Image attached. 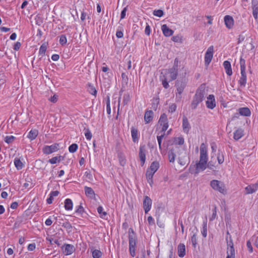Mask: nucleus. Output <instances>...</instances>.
Segmentation results:
<instances>
[{"label": "nucleus", "mask_w": 258, "mask_h": 258, "mask_svg": "<svg viewBox=\"0 0 258 258\" xmlns=\"http://www.w3.org/2000/svg\"><path fill=\"white\" fill-rule=\"evenodd\" d=\"M206 95V85L205 84H202L197 89L193 96L190 104V107L192 110L196 109L198 105L204 100Z\"/></svg>", "instance_id": "nucleus-1"}, {"label": "nucleus", "mask_w": 258, "mask_h": 258, "mask_svg": "<svg viewBox=\"0 0 258 258\" xmlns=\"http://www.w3.org/2000/svg\"><path fill=\"white\" fill-rule=\"evenodd\" d=\"M128 239L130 254L132 257H135L136 255L138 237L137 233L133 228L128 229Z\"/></svg>", "instance_id": "nucleus-2"}, {"label": "nucleus", "mask_w": 258, "mask_h": 258, "mask_svg": "<svg viewBox=\"0 0 258 258\" xmlns=\"http://www.w3.org/2000/svg\"><path fill=\"white\" fill-rule=\"evenodd\" d=\"M240 73L241 77L238 80V83L241 87H245L246 84L247 77L245 72L246 66L245 60L242 56L240 58Z\"/></svg>", "instance_id": "nucleus-3"}, {"label": "nucleus", "mask_w": 258, "mask_h": 258, "mask_svg": "<svg viewBox=\"0 0 258 258\" xmlns=\"http://www.w3.org/2000/svg\"><path fill=\"white\" fill-rule=\"evenodd\" d=\"M207 163L204 161H199V162L197 163L195 165H190L189 168V172L191 173H194L195 174H198L201 171H204L207 168Z\"/></svg>", "instance_id": "nucleus-4"}, {"label": "nucleus", "mask_w": 258, "mask_h": 258, "mask_svg": "<svg viewBox=\"0 0 258 258\" xmlns=\"http://www.w3.org/2000/svg\"><path fill=\"white\" fill-rule=\"evenodd\" d=\"M210 186L214 190L218 191L221 194L226 193L225 184L221 181L216 179L212 180L210 181Z\"/></svg>", "instance_id": "nucleus-5"}, {"label": "nucleus", "mask_w": 258, "mask_h": 258, "mask_svg": "<svg viewBox=\"0 0 258 258\" xmlns=\"http://www.w3.org/2000/svg\"><path fill=\"white\" fill-rule=\"evenodd\" d=\"M186 86L185 82L180 81H177L175 83V87L176 88V101L179 102L181 99V94L184 91Z\"/></svg>", "instance_id": "nucleus-6"}, {"label": "nucleus", "mask_w": 258, "mask_h": 258, "mask_svg": "<svg viewBox=\"0 0 258 258\" xmlns=\"http://www.w3.org/2000/svg\"><path fill=\"white\" fill-rule=\"evenodd\" d=\"M59 149V144L54 143L50 146L44 145L42 149V151L45 155H49L51 153L57 152Z\"/></svg>", "instance_id": "nucleus-7"}, {"label": "nucleus", "mask_w": 258, "mask_h": 258, "mask_svg": "<svg viewBox=\"0 0 258 258\" xmlns=\"http://www.w3.org/2000/svg\"><path fill=\"white\" fill-rule=\"evenodd\" d=\"M158 124L162 126L161 133H165L169 127L167 115L165 113L161 114L158 120Z\"/></svg>", "instance_id": "nucleus-8"}, {"label": "nucleus", "mask_w": 258, "mask_h": 258, "mask_svg": "<svg viewBox=\"0 0 258 258\" xmlns=\"http://www.w3.org/2000/svg\"><path fill=\"white\" fill-rule=\"evenodd\" d=\"M214 46H210L207 50L205 54V64L206 66H208L210 63L213 56Z\"/></svg>", "instance_id": "nucleus-9"}, {"label": "nucleus", "mask_w": 258, "mask_h": 258, "mask_svg": "<svg viewBox=\"0 0 258 258\" xmlns=\"http://www.w3.org/2000/svg\"><path fill=\"white\" fill-rule=\"evenodd\" d=\"M200 161H205L207 163L208 162L207 150L204 143H202L200 147Z\"/></svg>", "instance_id": "nucleus-10"}, {"label": "nucleus", "mask_w": 258, "mask_h": 258, "mask_svg": "<svg viewBox=\"0 0 258 258\" xmlns=\"http://www.w3.org/2000/svg\"><path fill=\"white\" fill-rule=\"evenodd\" d=\"M146 150L144 145L140 146L139 148V156L141 161V166H143L146 161Z\"/></svg>", "instance_id": "nucleus-11"}, {"label": "nucleus", "mask_w": 258, "mask_h": 258, "mask_svg": "<svg viewBox=\"0 0 258 258\" xmlns=\"http://www.w3.org/2000/svg\"><path fill=\"white\" fill-rule=\"evenodd\" d=\"M152 202L150 198L145 196L143 201V208L145 214H147L150 210L152 206Z\"/></svg>", "instance_id": "nucleus-12"}, {"label": "nucleus", "mask_w": 258, "mask_h": 258, "mask_svg": "<svg viewBox=\"0 0 258 258\" xmlns=\"http://www.w3.org/2000/svg\"><path fill=\"white\" fill-rule=\"evenodd\" d=\"M208 100L206 101V104L207 107L213 109L216 106V102L215 96L213 94L209 95L207 97Z\"/></svg>", "instance_id": "nucleus-13"}, {"label": "nucleus", "mask_w": 258, "mask_h": 258, "mask_svg": "<svg viewBox=\"0 0 258 258\" xmlns=\"http://www.w3.org/2000/svg\"><path fill=\"white\" fill-rule=\"evenodd\" d=\"M225 25L229 29L233 28L234 26V19L233 17L229 15H226L224 18Z\"/></svg>", "instance_id": "nucleus-14"}, {"label": "nucleus", "mask_w": 258, "mask_h": 258, "mask_svg": "<svg viewBox=\"0 0 258 258\" xmlns=\"http://www.w3.org/2000/svg\"><path fill=\"white\" fill-rule=\"evenodd\" d=\"M154 117V112L151 110H147L145 112L144 120L146 124L149 123L152 121Z\"/></svg>", "instance_id": "nucleus-15"}, {"label": "nucleus", "mask_w": 258, "mask_h": 258, "mask_svg": "<svg viewBox=\"0 0 258 258\" xmlns=\"http://www.w3.org/2000/svg\"><path fill=\"white\" fill-rule=\"evenodd\" d=\"M182 128L183 132L187 134L190 130V125L186 117L183 116L182 118Z\"/></svg>", "instance_id": "nucleus-16"}, {"label": "nucleus", "mask_w": 258, "mask_h": 258, "mask_svg": "<svg viewBox=\"0 0 258 258\" xmlns=\"http://www.w3.org/2000/svg\"><path fill=\"white\" fill-rule=\"evenodd\" d=\"M155 172L150 171L149 169H147L146 172V177L148 182L151 186H152L153 184V176Z\"/></svg>", "instance_id": "nucleus-17"}, {"label": "nucleus", "mask_w": 258, "mask_h": 258, "mask_svg": "<svg viewBox=\"0 0 258 258\" xmlns=\"http://www.w3.org/2000/svg\"><path fill=\"white\" fill-rule=\"evenodd\" d=\"M161 30L163 34L166 37H169L173 34L174 31L169 28L166 24H164L161 26Z\"/></svg>", "instance_id": "nucleus-18"}, {"label": "nucleus", "mask_w": 258, "mask_h": 258, "mask_svg": "<svg viewBox=\"0 0 258 258\" xmlns=\"http://www.w3.org/2000/svg\"><path fill=\"white\" fill-rule=\"evenodd\" d=\"M223 66L226 74L229 76H231L232 75V70L230 62L228 60L224 61Z\"/></svg>", "instance_id": "nucleus-19"}, {"label": "nucleus", "mask_w": 258, "mask_h": 258, "mask_svg": "<svg viewBox=\"0 0 258 258\" xmlns=\"http://www.w3.org/2000/svg\"><path fill=\"white\" fill-rule=\"evenodd\" d=\"M84 191L87 197L90 199H94L95 198V192L91 187L86 186L84 187Z\"/></svg>", "instance_id": "nucleus-20"}, {"label": "nucleus", "mask_w": 258, "mask_h": 258, "mask_svg": "<svg viewBox=\"0 0 258 258\" xmlns=\"http://www.w3.org/2000/svg\"><path fill=\"white\" fill-rule=\"evenodd\" d=\"M64 246V253L66 255L72 254L75 250L74 246L70 244H66L63 245Z\"/></svg>", "instance_id": "nucleus-21"}, {"label": "nucleus", "mask_w": 258, "mask_h": 258, "mask_svg": "<svg viewBox=\"0 0 258 258\" xmlns=\"http://www.w3.org/2000/svg\"><path fill=\"white\" fill-rule=\"evenodd\" d=\"M131 136L133 141L134 143H137L139 141V137L138 136V130L134 126L131 127Z\"/></svg>", "instance_id": "nucleus-22"}, {"label": "nucleus", "mask_w": 258, "mask_h": 258, "mask_svg": "<svg viewBox=\"0 0 258 258\" xmlns=\"http://www.w3.org/2000/svg\"><path fill=\"white\" fill-rule=\"evenodd\" d=\"M177 253L180 257H183L185 255V246L183 243H179L178 245Z\"/></svg>", "instance_id": "nucleus-23"}, {"label": "nucleus", "mask_w": 258, "mask_h": 258, "mask_svg": "<svg viewBox=\"0 0 258 258\" xmlns=\"http://www.w3.org/2000/svg\"><path fill=\"white\" fill-rule=\"evenodd\" d=\"M240 115L243 116H250L251 111L248 107H241L238 109Z\"/></svg>", "instance_id": "nucleus-24"}, {"label": "nucleus", "mask_w": 258, "mask_h": 258, "mask_svg": "<svg viewBox=\"0 0 258 258\" xmlns=\"http://www.w3.org/2000/svg\"><path fill=\"white\" fill-rule=\"evenodd\" d=\"M38 135V131L36 129H32L28 134L27 137L30 141L35 140Z\"/></svg>", "instance_id": "nucleus-25"}, {"label": "nucleus", "mask_w": 258, "mask_h": 258, "mask_svg": "<svg viewBox=\"0 0 258 258\" xmlns=\"http://www.w3.org/2000/svg\"><path fill=\"white\" fill-rule=\"evenodd\" d=\"M233 138L235 140H238L241 138L243 135V130L242 128H238L233 133Z\"/></svg>", "instance_id": "nucleus-26"}, {"label": "nucleus", "mask_w": 258, "mask_h": 258, "mask_svg": "<svg viewBox=\"0 0 258 258\" xmlns=\"http://www.w3.org/2000/svg\"><path fill=\"white\" fill-rule=\"evenodd\" d=\"M167 75H169V81H172L175 80L176 79L178 73L175 71H173L169 69L167 71ZM165 75L167 76V74Z\"/></svg>", "instance_id": "nucleus-27"}, {"label": "nucleus", "mask_w": 258, "mask_h": 258, "mask_svg": "<svg viewBox=\"0 0 258 258\" xmlns=\"http://www.w3.org/2000/svg\"><path fill=\"white\" fill-rule=\"evenodd\" d=\"M64 209L67 211L72 210L73 207V203L71 199H67L64 201Z\"/></svg>", "instance_id": "nucleus-28"}, {"label": "nucleus", "mask_w": 258, "mask_h": 258, "mask_svg": "<svg viewBox=\"0 0 258 258\" xmlns=\"http://www.w3.org/2000/svg\"><path fill=\"white\" fill-rule=\"evenodd\" d=\"M160 167V164L159 162L158 161H153L151 163L150 167L148 168L147 169L150 170V171L156 172Z\"/></svg>", "instance_id": "nucleus-29"}, {"label": "nucleus", "mask_w": 258, "mask_h": 258, "mask_svg": "<svg viewBox=\"0 0 258 258\" xmlns=\"http://www.w3.org/2000/svg\"><path fill=\"white\" fill-rule=\"evenodd\" d=\"M161 80L162 81V84L163 86L165 88L167 89L169 87V85L168 84L169 79H168V77L166 75H163L162 77H160Z\"/></svg>", "instance_id": "nucleus-30"}, {"label": "nucleus", "mask_w": 258, "mask_h": 258, "mask_svg": "<svg viewBox=\"0 0 258 258\" xmlns=\"http://www.w3.org/2000/svg\"><path fill=\"white\" fill-rule=\"evenodd\" d=\"M88 91L90 94L96 97L97 91L95 88L91 83L88 84Z\"/></svg>", "instance_id": "nucleus-31"}, {"label": "nucleus", "mask_w": 258, "mask_h": 258, "mask_svg": "<svg viewBox=\"0 0 258 258\" xmlns=\"http://www.w3.org/2000/svg\"><path fill=\"white\" fill-rule=\"evenodd\" d=\"M14 165L17 170H21L24 167V165L19 158H16L14 161Z\"/></svg>", "instance_id": "nucleus-32"}, {"label": "nucleus", "mask_w": 258, "mask_h": 258, "mask_svg": "<svg viewBox=\"0 0 258 258\" xmlns=\"http://www.w3.org/2000/svg\"><path fill=\"white\" fill-rule=\"evenodd\" d=\"M226 258H235V249L234 247L227 248Z\"/></svg>", "instance_id": "nucleus-33"}, {"label": "nucleus", "mask_w": 258, "mask_h": 258, "mask_svg": "<svg viewBox=\"0 0 258 258\" xmlns=\"http://www.w3.org/2000/svg\"><path fill=\"white\" fill-rule=\"evenodd\" d=\"M202 236L206 238L207 235V219L203 221V228L201 231Z\"/></svg>", "instance_id": "nucleus-34"}, {"label": "nucleus", "mask_w": 258, "mask_h": 258, "mask_svg": "<svg viewBox=\"0 0 258 258\" xmlns=\"http://www.w3.org/2000/svg\"><path fill=\"white\" fill-rule=\"evenodd\" d=\"M98 213L100 215V218L103 219H106V217L107 214L106 212L103 211V208L101 206H99L97 209Z\"/></svg>", "instance_id": "nucleus-35"}, {"label": "nucleus", "mask_w": 258, "mask_h": 258, "mask_svg": "<svg viewBox=\"0 0 258 258\" xmlns=\"http://www.w3.org/2000/svg\"><path fill=\"white\" fill-rule=\"evenodd\" d=\"M244 189L246 195L252 194L255 192L252 184L248 185L245 187Z\"/></svg>", "instance_id": "nucleus-36"}, {"label": "nucleus", "mask_w": 258, "mask_h": 258, "mask_svg": "<svg viewBox=\"0 0 258 258\" xmlns=\"http://www.w3.org/2000/svg\"><path fill=\"white\" fill-rule=\"evenodd\" d=\"M168 156L170 162L173 163L175 161L176 155L173 149H170L168 153Z\"/></svg>", "instance_id": "nucleus-37"}, {"label": "nucleus", "mask_w": 258, "mask_h": 258, "mask_svg": "<svg viewBox=\"0 0 258 258\" xmlns=\"http://www.w3.org/2000/svg\"><path fill=\"white\" fill-rule=\"evenodd\" d=\"M46 49L47 45L45 43H43L39 48V54L41 55L42 56L45 55Z\"/></svg>", "instance_id": "nucleus-38"}, {"label": "nucleus", "mask_w": 258, "mask_h": 258, "mask_svg": "<svg viewBox=\"0 0 258 258\" xmlns=\"http://www.w3.org/2000/svg\"><path fill=\"white\" fill-rule=\"evenodd\" d=\"M75 213L78 214H80L81 217H83V214L86 213L85 211V209L82 206V204H81L79 206L77 207V209L75 211Z\"/></svg>", "instance_id": "nucleus-39"}, {"label": "nucleus", "mask_w": 258, "mask_h": 258, "mask_svg": "<svg viewBox=\"0 0 258 258\" xmlns=\"http://www.w3.org/2000/svg\"><path fill=\"white\" fill-rule=\"evenodd\" d=\"M116 36L118 38H121L123 36V27L122 26H118L116 32Z\"/></svg>", "instance_id": "nucleus-40"}, {"label": "nucleus", "mask_w": 258, "mask_h": 258, "mask_svg": "<svg viewBox=\"0 0 258 258\" xmlns=\"http://www.w3.org/2000/svg\"><path fill=\"white\" fill-rule=\"evenodd\" d=\"M131 97L128 93H125L123 96V105H127L130 101Z\"/></svg>", "instance_id": "nucleus-41"}, {"label": "nucleus", "mask_w": 258, "mask_h": 258, "mask_svg": "<svg viewBox=\"0 0 258 258\" xmlns=\"http://www.w3.org/2000/svg\"><path fill=\"white\" fill-rule=\"evenodd\" d=\"M106 111L108 114H110L111 113V107H110V97L108 95L106 97Z\"/></svg>", "instance_id": "nucleus-42"}, {"label": "nucleus", "mask_w": 258, "mask_h": 258, "mask_svg": "<svg viewBox=\"0 0 258 258\" xmlns=\"http://www.w3.org/2000/svg\"><path fill=\"white\" fill-rule=\"evenodd\" d=\"M92 257L93 258H100L102 255V252L100 250L95 249L92 251Z\"/></svg>", "instance_id": "nucleus-43"}, {"label": "nucleus", "mask_w": 258, "mask_h": 258, "mask_svg": "<svg viewBox=\"0 0 258 258\" xmlns=\"http://www.w3.org/2000/svg\"><path fill=\"white\" fill-rule=\"evenodd\" d=\"M78 149V145L76 143H74L69 146V151L70 153H74L77 151Z\"/></svg>", "instance_id": "nucleus-44"}, {"label": "nucleus", "mask_w": 258, "mask_h": 258, "mask_svg": "<svg viewBox=\"0 0 258 258\" xmlns=\"http://www.w3.org/2000/svg\"><path fill=\"white\" fill-rule=\"evenodd\" d=\"M16 139V138L13 136H8L5 137L4 141L6 143L9 144L13 143Z\"/></svg>", "instance_id": "nucleus-45"}, {"label": "nucleus", "mask_w": 258, "mask_h": 258, "mask_svg": "<svg viewBox=\"0 0 258 258\" xmlns=\"http://www.w3.org/2000/svg\"><path fill=\"white\" fill-rule=\"evenodd\" d=\"M84 131H85L84 134H85V136L86 139L87 140L90 141L92 137V133H91L90 130L88 128H85Z\"/></svg>", "instance_id": "nucleus-46"}, {"label": "nucleus", "mask_w": 258, "mask_h": 258, "mask_svg": "<svg viewBox=\"0 0 258 258\" xmlns=\"http://www.w3.org/2000/svg\"><path fill=\"white\" fill-rule=\"evenodd\" d=\"M226 240L227 242V248L234 247V244L231 235H230L229 239H228V236H226Z\"/></svg>", "instance_id": "nucleus-47"}, {"label": "nucleus", "mask_w": 258, "mask_h": 258, "mask_svg": "<svg viewBox=\"0 0 258 258\" xmlns=\"http://www.w3.org/2000/svg\"><path fill=\"white\" fill-rule=\"evenodd\" d=\"M59 42L62 46L64 45L67 43V39L65 35H61L59 36Z\"/></svg>", "instance_id": "nucleus-48"}, {"label": "nucleus", "mask_w": 258, "mask_h": 258, "mask_svg": "<svg viewBox=\"0 0 258 258\" xmlns=\"http://www.w3.org/2000/svg\"><path fill=\"white\" fill-rule=\"evenodd\" d=\"M217 160H218V163L219 164H222L224 162V155H223V153L222 152H221H221H220V150L218 151V156H217Z\"/></svg>", "instance_id": "nucleus-49"}, {"label": "nucleus", "mask_w": 258, "mask_h": 258, "mask_svg": "<svg viewBox=\"0 0 258 258\" xmlns=\"http://www.w3.org/2000/svg\"><path fill=\"white\" fill-rule=\"evenodd\" d=\"M159 101L158 99H153L152 102V108L156 111L157 109Z\"/></svg>", "instance_id": "nucleus-50"}, {"label": "nucleus", "mask_w": 258, "mask_h": 258, "mask_svg": "<svg viewBox=\"0 0 258 258\" xmlns=\"http://www.w3.org/2000/svg\"><path fill=\"white\" fill-rule=\"evenodd\" d=\"M153 15L158 17H161L164 15V12L162 10H155L153 11Z\"/></svg>", "instance_id": "nucleus-51"}, {"label": "nucleus", "mask_w": 258, "mask_h": 258, "mask_svg": "<svg viewBox=\"0 0 258 258\" xmlns=\"http://www.w3.org/2000/svg\"><path fill=\"white\" fill-rule=\"evenodd\" d=\"M174 142L177 145H182L184 143V140L183 137H179L175 139Z\"/></svg>", "instance_id": "nucleus-52"}, {"label": "nucleus", "mask_w": 258, "mask_h": 258, "mask_svg": "<svg viewBox=\"0 0 258 258\" xmlns=\"http://www.w3.org/2000/svg\"><path fill=\"white\" fill-rule=\"evenodd\" d=\"M165 135V133H162V134L161 135L157 136V137L158 143V144H159V149L160 150L161 149V143H162V141L163 138L164 137Z\"/></svg>", "instance_id": "nucleus-53"}, {"label": "nucleus", "mask_w": 258, "mask_h": 258, "mask_svg": "<svg viewBox=\"0 0 258 258\" xmlns=\"http://www.w3.org/2000/svg\"><path fill=\"white\" fill-rule=\"evenodd\" d=\"M191 242L194 247L196 248L197 244V234L195 233L191 237Z\"/></svg>", "instance_id": "nucleus-54"}, {"label": "nucleus", "mask_w": 258, "mask_h": 258, "mask_svg": "<svg viewBox=\"0 0 258 258\" xmlns=\"http://www.w3.org/2000/svg\"><path fill=\"white\" fill-rule=\"evenodd\" d=\"M35 20L36 24L38 26H40L43 23V19L40 16H39L38 15L36 16L35 18Z\"/></svg>", "instance_id": "nucleus-55"}, {"label": "nucleus", "mask_w": 258, "mask_h": 258, "mask_svg": "<svg viewBox=\"0 0 258 258\" xmlns=\"http://www.w3.org/2000/svg\"><path fill=\"white\" fill-rule=\"evenodd\" d=\"M212 215L211 217L210 218V221H213L217 216V207L216 206L214 207L213 209L212 210Z\"/></svg>", "instance_id": "nucleus-56"}, {"label": "nucleus", "mask_w": 258, "mask_h": 258, "mask_svg": "<svg viewBox=\"0 0 258 258\" xmlns=\"http://www.w3.org/2000/svg\"><path fill=\"white\" fill-rule=\"evenodd\" d=\"M176 105L175 103H172L169 106L168 112L173 113L176 111Z\"/></svg>", "instance_id": "nucleus-57"}, {"label": "nucleus", "mask_w": 258, "mask_h": 258, "mask_svg": "<svg viewBox=\"0 0 258 258\" xmlns=\"http://www.w3.org/2000/svg\"><path fill=\"white\" fill-rule=\"evenodd\" d=\"M128 6L123 8L120 13V20H122L125 18L126 13L127 11Z\"/></svg>", "instance_id": "nucleus-58"}, {"label": "nucleus", "mask_w": 258, "mask_h": 258, "mask_svg": "<svg viewBox=\"0 0 258 258\" xmlns=\"http://www.w3.org/2000/svg\"><path fill=\"white\" fill-rule=\"evenodd\" d=\"M172 40L175 42H182V37L180 36H174L171 38Z\"/></svg>", "instance_id": "nucleus-59"}, {"label": "nucleus", "mask_w": 258, "mask_h": 258, "mask_svg": "<svg viewBox=\"0 0 258 258\" xmlns=\"http://www.w3.org/2000/svg\"><path fill=\"white\" fill-rule=\"evenodd\" d=\"M252 15L255 20L258 22V8L252 9Z\"/></svg>", "instance_id": "nucleus-60"}, {"label": "nucleus", "mask_w": 258, "mask_h": 258, "mask_svg": "<svg viewBox=\"0 0 258 258\" xmlns=\"http://www.w3.org/2000/svg\"><path fill=\"white\" fill-rule=\"evenodd\" d=\"M245 36H246L245 35H244V32H243L241 34H240V35H239L237 43L240 44L242 42H243L245 38Z\"/></svg>", "instance_id": "nucleus-61"}, {"label": "nucleus", "mask_w": 258, "mask_h": 258, "mask_svg": "<svg viewBox=\"0 0 258 258\" xmlns=\"http://www.w3.org/2000/svg\"><path fill=\"white\" fill-rule=\"evenodd\" d=\"M215 163H216V161H215V162H214L212 160L209 161L208 163L207 162V167L211 170H214V168L215 167Z\"/></svg>", "instance_id": "nucleus-62"}, {"label": "nucleus", "mask_w": 258, "mask_h": 258, "mask_svg": "<svg viewBox=\"0 0 258 258\" xmlns=\"http://www.w3.org/2000/svg\"><path fill=\"white\" fill-rule=\"evenodd\" d=\"M48 162L51 164H56V163L59 162L57 156L53 157L52 158L50 159L48 161Z\"/></svg>", "instance_id": "nucleus-63"}, {"label": "nucleus", "mask_w": 258, "mask_h": 258, "mask_svg": "<svg viewBox=\"0 0 258 258\" xmlns=\"http://www.w3.org/2000/svg\"><path fill=\"white\" fill-rule=\"evenodd\" d=\"M252 241H253L254 246L258 248V232L257 235H253L252 237Z\"/></svg>", "instance_id": "nucleus-64"}]
</instances>
